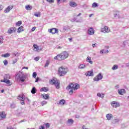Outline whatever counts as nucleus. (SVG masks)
I'll use <instances>...</instances> for the list:
<instances>
[{
    "label": "nucleus",
    "instance_id": "nucleus-62",
    "mask_svg": "<svg viewBox=\"0 0 129 129\" xmlns=\"http://www.w3.org/2000/svg\"><path fill=\"white\" fill-rule=\"evenodd\" d=\"M24 121H26V120H22L20 122H24Z\"/></svg>",
    "mask_w": 129,
    "mask_h": 129
},
{
    "label": "nucleus",
    "instance_id": "nucleus-15",
    "mask_svg": "<svg viewBox=\"0 0 129 129\" xmlns=\"http://www.w3.org/2000/svg\"><path fill=\"white\" fill-rule=\"evenodd\" d=\"M70 6L72 8H75L76 7H77V4H76V3L72 1H71L70 2Z\"/></svg>",
    "mask_w": 129,
    "mask_h": 129
},
{
    "label": "nucleus",
    "instance_id": "nucleus-34",
    "mask_svg": "<svg viewBox=\"0 0 129 129\" xmlns=\"http://www.w3.org/2000/svg\"><path fill=\"white\" fill-rule=\"evenodd\" d=\"M98 7V4L96 3H94L92 5V8H97Z\"/></svg>",
    "mask_w": 129,
    "mask_h": 129
},
{
    "label": "nucleus",
    "instance_id": "nucleus-55",
    "mask_svg": "<svg viewBox=\"0 0 129 129\" xmlns=\"http://www.w3.org/2000/svg\"><path fill=\"white\" fill-rule=\"evenodd\" d=\"M75 117H76V118H79V117H80V116L78 115H76Z\"/></svg>",
    "mask_w": 129,
    "mask_h": 129
},
{
    "label": "nucleus",
    "instance_id": "nucleus-18",
    "mask_svg": "<svg viewBox=\"0 0 129 129\" xmlns=\"http://www.w3.org/2000/svg\"><path fill=\"white\" fill-rule=\"evenodd\" d=\"M73 87H74V83L70 84L68 87H67V89H73Z\"/></svg>",
    "mask_w": 129,
    "mask_h": 129
},
{
    "label": "nucleus",
    "instance_id": "nucleus-1",
    "mask_svg": "<svg viewBox=\"0 0 129 129\" xmlns=\"http://www.w3.org/2000/svg\"><path fill=\"white\" fill-rule=\"evenodd\" d=\"M69 56V53L66 51H63L60 54H57L56 56L54 57L55 60H58V61H63L65 60L67 58H68Z\"/></svg>",
    "mask_w": 129,
    "mask_h": 129
},
{
    "label": "nucleus",
    "instance_id": "nucleus-12",
    "mask_svg": "<svg viewBox=\"0 0 129 129\" xmlns=\"http://www.w3.org/2000/svg\"><path fill=\"white\" fill-rule=\"evenodd\" d=\"M112 106H113V107H118V106H119V103L116 102V101H113L111 102V103Z\"/></svg>",
    "mask_w": 129,
    "mask_h": 129
},
{
    "label": "nucleus",
    "instance_id": "nucleus-21",
    "mask_svg": "<svg viewBox=\"0 0 129 129\" xmlns=\"http://www.w3.org/2000/svg\"><path fill=\"white\" fill-rule=\"evenodd\" d=\"M6 113L5 112H0V116H1L3 118H5L6 116Z\"/></svg>",
    "mask_w": 129,
    "mask_h": 129
},
{
    "label": "nucleus",
    "instance_id": "nucleus-7",
    "mask_svg": "<svg viewBox=\"0 0 129 129\" xmlns=\"http://www.w3.org/2000/svg\"><path fill=\"white\" fill-rule=\"evenodd\" d=\"M50 84H54V85L56 86V88L57 89H59L60 88V85L58 81L55 80H51L50 81Z\"/></svg>",
    "mask_w": 129,
    "mask_h": 129
},
{
    "label": "nucleus",
    "instance_id": "nucleus-24",
    "mask_svg": "<svg viewBox=\"0 0 129 129\" xmlns=\"http://www.w3.org/2000/svg\"><path fill=\"white\" fill-rule=\"evenodd\" d=\"M11 56V54L9 53H7L5 54H2V57H5V58H8Z\"/></svg>",
    "mask_w": 129,
    "mask_h": 129
},
{
    "label": "nucleus",
    "instance_id": "nucleus-35",
    "mask_svg": "<svg viewBox=\"0 0 129 129\" xmlns=\"http://www.w3.org/2000/svg\"><path fill=\"white\" fill-rule=\"evenodd\" d=\"M49 64H50V61L48 60H46L44 67H48V66H49Z\"/></svg>",
    "mask_w": 129,
    "mask_h": 129
},
{
    "label": "nucleus",
    "instance_id": "nucleus-47",
    "mask_svg": "<svg viewBox=\"0 0 129 129\" xmlns=\"http://www.w3.org/2000/svg\"><path fill=\"white\" fill-rule=\"evenodd\" d=\"M20 56V53L19 52H16V54H15V57H19Z\"/></svg>",
    "mask_w": 129,
    "mask_h": 129
},
{
    "label": "nucleus",
    "instance_id": "nucleus-23",
    "mask_svg": "<svg viewBox=\"0 0 129 129\" xmlns=\"http://www.w3.org/2000/svg\"><path fill=\"white\" fill-rule=\"evenodd\" d=\"M1 82H4L5 83H6L7 84H11V81L10 80H6L5 79L4 80H1Z\"/></svg>",
    "mask_w": 129,
    "mask_h": 129
},
{
    "label": "nucleus",
    "instance_id": "nucleus-4",
    "mask_svg": "<svg viewBox=\"0 0 129 129\" xmlns=\"http://www.w3.org/2000/svg\"><path fill=\"white\" fill-rule=\"evenodd\" d=\"M79 87H80L79 84L77 83H74L73 89L70 90V91H69V94H70V95H72V94H73V90H77V89H79Z\"/></svg>",
    "mask_w": 129,
    "mask_h": 129
},
{
    "label": "nucleus",
    "instance_id": "nucleus-60",
    "mask_svg": "<svg viewBox=\"0 0 129 129\" xmlns=\"http://www.w3.org/2000/svg\"><path fill=\"white\" fill-rule=\"evenodd\" d=\"M105 54H108V50H106L105 51Z\"/></svg>",
    "mask_w": 129,
    "mask_h": 129
},
{
    "label": "nucleus",
    "instance_id": "nucleus-44",
    "mask_svg": "<svg viewBox=\"0 0 129 129\" xmlns=\"http://www.w3.org/2000/svg\"><path fill=\"white\" fill-rule=\"evenodd\" d=\"M100 54H105V51H104V49H103V50H100Z\"/></svg>",
    "mask_w": 129,
    "mask_h": 129
},
{
    "label": "nucleus",
    "instance_id": "nucleus-38",
    "mask_svg": "<svg viewBox=\"0 0 129 129\" xmlns=\"http://www.w3.org/2000/svg\"><path fill=\"white\" fill-rule=\"evenodd\" d=\"M16 26H17L18 27H20V26L21 25H22V21H18V22H17L16 23Z\"/></svg>",
    "mask_w": 129,
    "mask_h": 129
},
{
    "label": "nucleus",
    "instance_id": "nucleus-2",
    "mask_svg": "<svg viewBox=\"0 0 129 129\" xmlns=\"http://www.w3.org/2000/svg\"><path fill=\"white\" fill-rule=\"evenodd\" d=\"M17 79H20L21 82H25L26 79H27V76L24 73V72H19L16 76Z\"/></svg>",
    "mask_w": 129,
    "mask_h": 129
},
{
    "label": "nucleus",
    "instance_id": "nucleus-30",
    "mask_svg": "<svg viewBox=\"0 0 129 129\" xmlns=\"http://www.w3.org/2000/svg\"><path fill=\"white\" fill-rule=\"evenodd\" d=\"M42 96H43V98H44L46 100H47L49 98V95H48V94H44L42 95Z\"/></svg>",
    "mask_w": 129,
    "mask_h": 129
},
{
    "label": "nucleus",
    "instance_id": "nucleus-64",
    "mask_svg": "<svg viewBox=\"0 0 129 129\" xmlns=\"http://www.w3.org/2000/svg\"><path fill=\"white\" fill-rule=\"evenodd\" d=\"M119 88V85H116L115 86V88Z\"/></svg>",
    "mask_w": 129,
    "mask_h": 129
},
{
    "label": "nucleus",
    "instance_id": "nucleus-50",
    "mask_svg": "<svg viewBox=\"0 0 129 129\" xmlns=\"http://www.w3.org/2000/svg\"><path fill=\"white\" fill-rule=\"evenodd\" d=\"M71 21H72V22H76V18H74V19L71 20Z\"/></svg>",
    "mask_w": 129,
    "mask_h": 129
},
{
    "label": "nucleus",
    "instance_id": "nucleus-28",
    "mask_svg": "<svg viewBox=\"0 0 129 129\" xmlns=\"http://www.w3.org/2000/svg\"><path fill=\"white\" fill-rule=\"evenodd\" d=\"M23 26H21L18 28V30H17V33H21V32H23Z\"/></svg>",
    "mask_w": 129,
    "mask_h": 129
},
{
    "label": "nucleus",
    "instance_id": "nucleus-57",
    "mask_svg": "<svg viewBox=\"0 0 129 129\" xmlns=\"http://www.w3.org/2000/svg\"><path fill=\"white\" fill-rule=\"evenodd\" d=\"M126 67H129V62L125 64Z\"/></svg>",
    "mask_w": 129,
    "mask_h": 129
},
{
    "label": "nucleus",
    "instance_id": "nucleus-63",
    "mask_svg": "<svg viewBox=\"0 0 129 129\" xmlns=\"http://www.w3.org/2000/svg\"><path fill=\"white\" fill-rule=\"evenodd\" d=\"M12 126H9L7 127V129H12Z\"/></svg>",
    "mask_w": 129,
    "mask_h": 129
},
{
    "label": "nucleus",
    "instance_id": "nucleus-13",
    "mask_svg": "<svg viewBox=\"0 0 129 129\" xmlns=\"http://www.w3.org/2000/svg\"><path fill=\"white\" fill-rule=\"evenodd\" d=\"M88 34L89 35H93L94 34V29L92 28V27H91L88 30Z\"/></svg>",
    "mask_w": 129,
    "mask_h": 129
},
{
    "label": "nucleus",
    "instance_id": "nucleus-39",
    "mask_svg": "<svg viewBox=\"0 0 129 129\" xmlns=\"http://www.w3.org/2000/svg\"><path fill=\"white\" fill-rule=\"evenodd\" d=\"M33 78H36V77H37V73L36 72H34L33 73Z\"/></svg>",
    "mask_w": 129,
    "mask_h": 129
},
{
    "label": "nucleus",
    "instance_id": "nucleus-51",
    "mask_svg": "<svg viewBox=\"0 0 129 129\" xmlns=\"http://www.w3.org/2000/svg\"><path fill=\"white\" fill-rule=\"evenodd\" d=\"M35 30H36V27H33L32 28V32H34V31H35Z\"/></svg>",
    "mask_w": 129,
    "mask_h": 129
},
{
    "label": "nucleus",
    "instance_id": "nucleus-10",
    "mask_svg": "<svg viewBox=\"0 0 129 129\" xmlns=\"http://www.w3.org/2000/svg\"><path fill=\"white\" fill-rule=\"evenodd\" d=\"M16 31H17V29L15 27H12L8 30V33L11 34L15 33Z\"/></svg>",
    "mask_w": 129,
    "mask_h": 129
},
{
    "label": "nucleus",
    "instance_id": "nucleus-8",
    "mask_svg": "<svg viewBox=\"0 0 129 129\" xmlns=\"http://www.w3.org/2000/svg\"><path fill=\"white\" fill-rule=\"evenodd\" d=\"M103 78V76L101 75V73H99L94 78V81H99V80H101V79H102Z\"/></svg>",
    "mask_w": 129,
    "mask_h": 129
},
{
    "label": "nucleus",
    "instance_id": "nucleus-31",
    "mask_svg": "<svg viewBox=\"0 0 129 129\" xmlns=\"http://www.w3.org/2000/svg\"><path fill=\"white\" fill-rule=\"evenodd\" d=\"M97 95V96H99V97H101V98H103L104 97V94H101L100 93H98Z\"/></svg>",
    "mask_w": 129,
    "mask_h": 129
},
{
    "label": "nucleus",
    "instance_id": "nucleus-25",
    "mask_svg": "<svg viewBox=\"0 0 129 129\" xmlns=\"http://www.w3.org/2000/svg\"><path fill=\"white\" fill-rule=\"evenodd\" d=\"M11 78V76H10V75H6L5 76H4V79L5 80H9V79H10Z\"/></svg>",
    "mask_w": 129,
    "mask_h": 129
},
{
    "label": "nucleus",
    "instance_id": "nucleus-53",
    "mask_svg": "<svg viewBox=\"0 0 129 129\" xmlns=\"http://www.w3.org/2000/svg\"><path fill=\"white\" fill-rule=\"evenodd\" d=\"M82 128L83 129H89V128H86V127L85 126V125H83V127H82Z\"/></svg>",
    "mask_w": 129,
    "mask_h": 129
},
{
    "label": "nucleus",
    "instance_id": "nucleus-48",
    "mask_svg": "<svg viewBox=\"0 0 129 129\" xmlns=\"http://www.w3.org/2000/svg\"><path fill=\"white\" fill-rule=\"evenodd\" d=\"M39 129H45V126H39Z\"/></svg>",
    "mask_w": 129,
    "mask_h": 129
},
{
    "label": "nucleus",
    "instance_id": "nucleus-29",
    "mask_svg": "<svg viewBox=\"0 0 129 129\" xmlns=\"http://www.w3.org/2000/svg\"><path fill=\"white\" fill-rule=\"evenodd\" d=\"M117 69H118V65L115 64L112 67V70H116Z\"/></svg>",
    "mask_w": 129,
    "mask_h": 129
},
{
    "label": "nucleus",
    "instance_id": "nucleus-16",
    "mask_svg": "<svg viewBox=\"0 0 129 129\" xmlns=\"http://www.w3.org/2000/svg\"><path fill=\"white\" fill-rule=\"evenodd\" d=\"M86 76H93V70H91V71H88L85 74Z\"/></svg>",
    "mask_w": 129,
    "mask_h": 129
},
{
    "label": "nucleus",
    "instance_id": "nucleus-22",
    "mask_svg": "<svg viewBox=\"0 0 129 129\" xmlns=\"http://www.w3.org/2000/svg\"><path fill=\"white\" fill-rule=\"evenodd\" d=\"M86 61H87V62H88L89 63H90V64L93 63V61H92V60H91V57H90L89 56L87 58Z\"/></svg>",
    "mask_w": 129,
    "mask_h": 129
},
{
    "label": "nucleus",
    "instance_id": "nucleus-9",
    "mask_svg": "<svg viewBox=\"0 0 129 129\" xmlns=\"http://www.w3.org/2000/svg\"><path fill=\"white\" fill-rule=\"evenodd\" d=\"M49 33H51V34L54 35V34H58V33L59 32V31L57 28H52V29H49Z\"/></svg>",
    "mask_w": 129,
    "mask_h": 129
},
{
    "label": "nucleus",
    "instance_id": "nucleus-26",
    "mask_svg": "<svg viewBox=\"0 0 129 129\" xmlns=\"http://www.w3.org/2000/svg\"><path fill=\"white\" fill-rule=\"evenodd\" d=\"M86 67V66H85V64H81L79 65L78 68H79V69H84V68H85Z\"/></svg>",
    "mask_w": 129,
    "mask_h": 129
},
{
    "label": "nucleus",
    "instance_id": "nucleus-56",
    "mask_svg": "<svg viewBox=\"0 0 129 129\" xmlns=\"http://www.w3.org/2000/svg\"><path fill=\"white\" fill-rule=\"evenodd\" d=\"M22 69H27L28 70V69H29V68L24 67L22 68Z\"/></svg>",
    "mask_w": 129,
    "mask_h": 129
},
{
    "label": "nucleus",
    "instance_id": "nucleus-19",
    "mask_svg": "<svg viewBox=\"0 0 129 129\" xmlns=\"http://www.w3.org/2000/svg\"><path fill=\"white\" fill-rule=\"evenodd\" d=\"M106 117L107 118V119H108V120H110V119L112 118L113 116H112V114H107L106 115Z\"/></svg>",
    "mask_w": 129,
    "mask_h": 129
},
{
    "label": "nucleus",
    "instance_id": "nucleus-6",
    "mask_svg": "<svg viewBox=\"0 0 129 129\" xmlns=\"http://www.w3.org/2000/svg\"><path fill=\"white\" fill-rule=\"evenodd\" d=\"M101 32L102 33H109L110 32V29L107 26H105L103 28L101 29Z\"/></svg>",
    "mask_w": 129,
    "mask_h": 129
},
{
    "label": "nucleus",
    "instance_id": "nucleus-17",
    "mask_svg": "<svg viewBox=\"0 0 129 129\" xmlns=\"http://www.w3.org/2000/svg\"><path fill=\"white\" fill-rule=\"evenodd\" d=\"M33 48H34L33 50L34 51V52H38V50H39V47L37 44H34Z\"/></svg>",
    "mask_w": 129,
    "mask_h": 129
},
{
    "label": "nucleus",
    "instance_id": "nucleus-43",
    "mask_svg": "<svg viewBox=\"0 0 129 129\" xmlns=\"http://www.w3.org/2000/svg\"><path fill=\"white\" fill-rule=\"evenodd\" d=\"M34 60H35V61H39V60H40V57L38 56L35 57L34 58Z\"/></svg>",
    "mask_w": 129,
    "mask_h": 129
},
{
    "label": "nucleus",
    "instance_id": "nucleus-32",
    "mask_svg": "<svg viewBox=\"0 0 129 129\" xmlns=\"http://www.w3.org/2000/svg\"><path fill=\"white\" fill-rule=\"evenodd\" d=\"M37 90L36 89V88H35V87H34L31 90V93H32V94H35V93H36V91Z\"/></svg>",
    "mask_w": 129,
    "mask_h": 129
},
{
    "label": "nucleus",
    "instance_id": "nucleus-46",
    "mask_svg": "<svg viewBox=\"0 0 129 129\" xmlns=\"http://www.w3.org/2000/svg\"><path fill=\"white\" fill-rule=\"evenodd\" d=\"M46 128H49V127H50V124L47 123L46 124Z\"/></svg>",
    "mask_w": 129,
    "mask_h": 129
},
{
    "label": "nucleus",
    "instance_id": "nucleus-40",
    "mask_svg": "<svg viewBox=\"0 0 129 129\" xmlns=\"http://www.w3.org/2000/svg\"><path fill=\"white\" fill-rule=\"evenodd\" d=\"M45 104H47V101H43L41 102V105H42V106L43 105H45Z\"/></svg>",
    "mask_w": 129,
    "mask_h": 129
},
{
    "label": "nucleus",
    "instance_id": "nucleus-5",
    "mask_svg": "<svg viewBox=\"0 0 129 129\" xmlns=\"http://www.w3.org/2000/svg\"><path fill=\"white\" fill-rule=\"evenodd\" d=\"M17 98L21 101L20 103L22 104V105H25V95H19Z\"/></svg>",
    "mask_w": 129,
    "mask_h": 129
},
{
    "label": "nucleus",
    "instance_id": "nucleus-59",
    "mask_svg": "<svg viewBox=\"0 0 129 129\" xmlns=\"http://www.w3.org/2000/svg\"><path fill=\"white\" fill-rule=\"evenodd\" d=\"M39 81V78L36 79L35 82H38Z\"/></svg>",
    "mask_w": 129,
    "mask_h": 129
},
{
    "label": "nucleus",
    "instance_id": "nucleus-14",
    "mask_svg": "<svg viewBox=\"0 0 129 129\" xmlns=\"http://www.w3.org/2000/svg\"><path fill=\"white\" fill-rule=\"evenodd\" d=\"M13 7L12 6L8 7L4 11V12L5 13H9L11 10H13Z\"/></svg>",
    "mask_w": 129,
    "mask_h": 129
},
{
    "label": "nucleus",
    "instance_id": "nucleus-58",
    "mask_svg": "<svg viewBox=\"0 0 129 129\" xmlns=\"http://www.w3.org/2000/svg\"><path fill=\"white\" fill-rule=\"evenodd\" d=\"M15 63H17V59H15L13 61V63L15 64Z\"/></svg>",
    "mask_w": 129,
    "mask_h": 129
},
{
    "label": "nucleus",
    "instance_id": "nucleus-61",
    "mask_svg": "<svg viewBox=\"0 0 129 129\" xmlns=\"http://www.w3.org/2000/svg\"><path fill=\"white\" fill-rule=\"evenodd\" d=\"M69 41H70V42H72V38H69Z\"/></svg>",
    "mask_w": 129,
    "mask_h": 129
},
{
    "label": "nucleus",
    "instance_id": "nucleus-52",
    "mask_svg": "<svg viewBox=\"0 0 129 129\" xmlns=\"http://www.w3.org/2000/svg\"><path fill=\"white\" fill-rule=\"evenodd\" d=\"M11 108H15V105L11 104Z\"/></svg>",
    "mask_w": 129,
    "mask_h": 129
},
{
    "label": "nucleus",
    "instance_id": "nucleus-45",
    "mask_svg": "<svg viewBox=\"0 0 129 129\" xmlns=\"http://www.w3.org/2000/svg\"><path fill=\"white\" fill-rule=\"evenodd\" d=\"M34 16H35V17H40V13H35V14H34Z\"/></svg>",
    "mask_w": 129,
    "mask_h": 129
},
{
    "label": "nucleus",
    "instance_id": "nucleus-37",
    "mask_svg": "<svg viewBox=\"0 0 129 129\" xmlns=\"http://www.w3.org/2000/svg\"><path fill=\"white\" fill-rule=\"evenodd\" d=\"M3 42H4V37L0 36V45L1 44H3Z\"/></svg>",
    "mask_w": 129,
    "mask_h": 129
},
{
    "label": "nucleus",
    "instance_id": "nucleus-20",
    "mask_svg": "<svg viewBox=\"0 0 129 129\" xmlns=\"http://www.w3.org/2000/svg\"><path fill=\"white\" fill-rule=\"evenodd\" d=\"M66 101L64 99H61L59 100V103L58 104H60V105H64L65 104Z\"/></svg>",
    "mask_w": 129,
    "mask_h": 129
},
{
    "label": "nucleus",
    "instance_id": "nucleus-3",
    "mask_svg": "<svg viewBox=\"0 0 129 129\" xmlns=\"http://www.w3.org/2000/svg\"><path fill=\"white\" fill-rule=\"evenodd\" d=\"M67 69L63 67H60L58 69V74L60 76H64V75L67 74Z\"/></svg>",
    "mask_w": 129,
    "mask_h": 129
},
{
    "label": "nucleus",
    "instance_id": "nucleus-11",
    "mask_svg": "<svg viewBox=\"0 0 129 129\" xmlns=\"http://www.w3.org/2000/svg\"><path fill=\"white\" fill-rule=\"evenodd\" d=\"M118 93L120 95H123L125 93V90L124 89H119L118 90Z\"/></svg>",
    "mask_w": 129,
    "mask_h": 129
},
{
    "label": "nucleus",
    "instance_id": "nucleus-49",
    "mask_svg": "<svg viewBox=\"0 0 129 129\" xmlns=\"http://www.w3.org/2000/svg\"><path fill=\"white\" fill-rule=\"evenodd\" d=\"M96 45H97V44L94 43V44H93L92 45V46L93 48H95V46H96Z\"/></svg>",
    "mask_w": 129,
    "mask_h": 129
},
{
    "label": "nucleus",
    "instance_id": "nucleus-36",
    "mask_svg": "<svg viewBox=\"0 0 129 129\" xmlns=\"http://www.w3.org/2000/svg\"><path fill=\"white\" fill-rule=\"evenodd\" d=\"M26 10H27L28 11H30V10H32V7L30 6L29 5L25 7Z\"/></svg>",
    "mask_w": 129,
    "mask_h": 129
},
{
    "label": "nucleus",
    "instance_id": "nucleus-42",
    "mask_svg": "<svg viewBox=\"0 0 129 129\" xmlns=\"http://www.w3.org/2000/svg\"><path fill=\"white\" fill-rule=\"evenodd\" d=\"M46 1L48 3H50V4H52L53 3H54V0H46Z\"/></svg>",
    "mask_w": 129,
    "mask_h": 129
},
{
    "label": "nucleus",
    "instance_id": "nucleus-27",
    "mask_svg": "<svg viewBox=\"0 0 129 129\" xmlns=\"http://www.w3.org/2000/svg\"><path fill=\"white\" fill-rule=\"evenodd\" d=\"M73 122H74V120L72 119L68 120V123H69V124H73Z\"/></svg>",
    "mask_w": 129,
    "mask_h": 129
},
{
    "label": "nucleus",
    "instance_id": "nucleus-41",
    "mask_svg": "<svg viewBox=\"0 0 129 129\" xmlns=\"http://www.w3.org/2000/svg\"><path fill=\"white\" fill-rule=\"evenodd\" d=\"M3 62L5 66H7V65H8V60H7V59L4 60Z\"/></svg>",
    "mask_w": 129,
    "mask_h": 129
},
{
    "label": "nucleus",
    "instance_id": "nucleus-33",
    "mask_svg": "<svg viewBox=\"0 0 129 129\" xmlns=\"http://www.w3.org/2000/svg\"><path fill=\"white\" fill-rule=\"evenodd\" d=\"M49 90L47 89L46 87H43L40 89V91H44L45 92H46V91H48Z\"/></svg>",
    "mask_w": 129,
    "mask_h": 129
},
{
    "label": "nucleus",
    "instance_id": "nucleus-54",
    "mask_svg": "<svg viewBox=\"0 0 129 129\" xmlns=\"http://www.w3.org/2000/svg\"><path fill=\"white\" fill-rule=\"evenodd\" d=\"M57 4L58 5H60L61 4V0H57Z\"/></svg>",
    "mask_w": 129,
    "mask_h": 129
}]
</instances>
